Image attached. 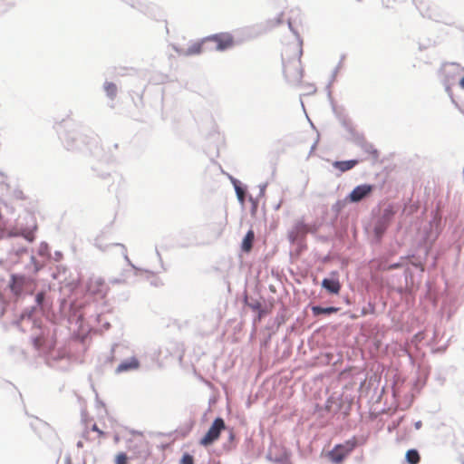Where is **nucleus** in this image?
Returning a JSON list of instances; mask_svg holds the SVG:
<instances>
[{"instance_id":"22","label":"nucleus","mask_w":464,"mask_h":464,"mask_svg":"<svg viewBox=\"0 0 464 464\" xmlns=\"http://www.w3.org/2000/svg\"><path fill=\"white\" fill-rule=\"evenodd\" d=\"M36 303L37 304L41 305L44 302V293L43 292H40L36 295Z\"/></svg>"},{"instance_id":"23","label":"nucleus","mask_w":464,"mask_h":464,"mask_svg":"<svg viewBox=\"0 0 464 464\" xmlns=\"http://www.w3.org/2000/svg\"><path fill=\"white\" fill-rule=\"evenodd\" d=\"M25 238H27L28 240L32 241L34 239L32 232L27 233L25 235Z\"/></svg>"},{"instance_id":"17","label":"nucleus","mask_w":464,"mask_h":464,"mask_svg":"<svg viewBox=\"0 0 464 464\" xmlns=\"http://www.w3.org/2000/svg\"><path fill=\"white\" fill-rule=\"evenodd\" d=\"M34 345L36 349H41L44 347V336H37L35 338H34Z\"/></svg>"},{"instance_id":"8","label":"nucleus","mask_w":464,"mask_h":464,"mask_svg":"<svg viewBox=\"0 0 464 464\" xmlns=\"http://www.w3.org/2000/svg\"><path fill=\"white\" fill-rule=\"evenodd\" d=\"M139 366H140V362H139L138 359H136L135 357H132L130 359L121 362L116 368V372L121 373L123 372L136 370L139 368Z\"/></svg>"},{"instance_id":"7","label":"nucleus","mask_w":464,"mask_h":464,"mask_svg":"<svg viewBox=\"0 0 464 464\" xmlns=\"http://www.w3.org/2000/svg\"><path fill=\"white\" fill-rule=\"evenodd\" d=\"M322 287L330 294L338 295L342 287L338 279V273L333 272L331 278H324L322 281Z\"/></svg>"},{"instance_id":"1","label":"nucleus","mask_w":464,"mask_h":464,"mask_svg":"<svg viewBox=\"0 0 464 464\" xmlns=\"http://www.w3.org/2000/svg\"><path fill=\"white\" fill-rule=\"evenodd\" d=\"M301 55L302 46L296 42L286 44L282 52L284 74L293 84L300 83L303 78Z\"/></svg>"},{"instance_id":"19","label":"nucleus","mask_w":464,"mask_h":464,"mask_svg":"<svg viewBox=\"0 0 464 464\" xmlns=\"http://www.w3.org/2000/svg\"><path fill=\"white\" fill-rule=\"evenodd\" d=\"M180 464H194V459L191 455L186 453L182 456Z\"/></svg>"},{"instance_id":"21","label":"nucleus","mask_w":464,"mask_h":464,"mask_svg":"<svg viewBox=\"0 0 464 464\" xmlns=\"http://www.w3.org/2000/svg\"><path fill=\"white\" fill-rule=\"evenodd\" d=\"M92 430L97 432L99 439H102L105 436V433L102 430H100L96 424L92 425Z\"/></svg>"},{"instance_id":"14","label":"nucleus","mask_w":464,"mask_h":464,"mask_svg":"<svg viewBox=\"0 0 464 464\" xmlns=\"http://www.w3.org/2000/svg\"><path fill=\"white\" fill-rule=\"evenodd\" d=\"M420 457L416 450H409L406 452V460L409 464H418Z\"/></svg>"},{"instance_id":"13","label":"nucleus","mask_w":464,"mask_h":464,"mask_svg":"<svg viewBox=\"0 0 464 464\" xmlns=\"http://www.w3.org/2000/svg\"><path fill=\"white\" fill-rule=\"evenodd\" d=\"M206 42L204 39L201 42L193 43L183 53L186 55L199 54L203 50V44Z\"/></svg>"},{"instance_id":"12","label":"nucleus","mask_w":464,"mask_h":464,"mask_svg":"<svg viewBox=\"0 0 464 464\" xmlns=\"http://www.w3.org/2000/svg\"><path fill=\"white\" fill-rule=\"evenodd\" d=\"M312 310V313L314 316H317V315H320V314H334V313H337L340 308L339 307H334V306H330V307H321V306H317V305H314V306H312L311 308Z\"/></svg>"},{"instance_id":"3","label":"nucleus","mask_w":464,"mask_h":464,"mask_svg":"<svg viewBox=\"0 0 464 464\" xmlns=\"http://www.w3.org/2000/svg\"><path fill=\"white\" fill-rule=\"evenodd\" d=\"M226 429L225 421L222 418H217L213 421L212 425L205 434L203 438H201L199 443L202 446H209L218 440L221 432Z\"/></svg>"},{"instance_id":"18","label":"nucleus","mask_w":464,"mask_h":464,"mask_svg":"<svg viewBox=\"0 0 464 464\" xmlns=\"http://www.w3.org/2000/svg\"><path fill=\"white\" fill-rule=\"evenodd\" d=\"M365 151L369 153L373 160H377L379 157L377 150L373 149L371 145L365 147Z\"/></svg>"},{"instance_id":"11","label":"nucleus","mask_w":464,"mask_h":464,"mask_svg":"<svg viewBox=\"0 0 464 464\" xmlns=\"http://www.w3.org/2000/svg\"><path fill=\"white\" fill-rule=\"evenodd\" d=\"M255 239V234L253 230H249L246 235L245 236L241 248L244 252L248 253L251 251L253 246V242Z\"/></svg>"},{"instance_id":"10","label":"nucleus","mask_w":464,"mask_h":464,"mask_svg":"<svg viewBox=\"0 0 464 464\" xmlns=\"http://www.w3.org/2000/svg\"><path fill=\"white\" fill-rule=\"evenodd\" d=\"M359 163L357 160H344V161H334L333 166L340 170L341 172H345L353 168H354Z\"/></svg>"},{"instance_id":"9","label":"nucleus","mask_w":464,"mask_h":464,"mask_svg":"<svg viewBox=\"0 0 464 464\" xmlns=\"http://www.w3.org/2000/svg\"><path fill=\"white\" fill-rule=\"evenodd\" d=\"M104 282L100 278H91L87 284V291L92 295L101 294Z\"/></svg>"},{"instance_id":"4","label":"nucleus","mask_w":464,"mask_h":464,"mask_svg":"<svg viewBox=\"0 0 464 464\" xmlns=\"http://www.w3.org/2000/svg\"><path fill=\"white\" fill-rule=\"evenodd\" d=\"M205 41L215 44L216 50L218 51H225L232 48L236 44L234 36L227 32L209 35L205 38Z\"/></svg>"},{"instance_id":"16","label":"nucleus","mask_w":464,"mask_h":464,"mask_svg":"<svg viewBox=\"0 0 464 464\" xmlns=\"http://www.w3.org/2000/svg\"><path fill=\"white\" fill-rule=\"evenodd\" d=\"M115 464H129L126 453L120 452L115 456Z\"/></svg>"},{"instance_id":"20","label":"nucleus","mask_w":464,"mask_h":464,"mask_svg":"<svg viewBox=\"0 0 464 464\" xmlns=\"http://www.w3.org/2000/svg\"><path fill=\"white\" fill-rule=\"evenodd\" d=\"M236 192H237V198L240 201H243L244 200V198H245V192L244 190L238 187V186H236Z\"/></svg>"},{"instance_id":"6","label":"nucleus","mask_w":464,"mask_h":464,"mask_svg":"<svg viewBox=\"0 0 464 464\" xmlns=\"http://www.w3.org/2000/svg\"><path fill=\"white\" fill-rule=\"evenodd\" d=\"M372 190L373 186L372 185H359L353 189V191L349 194L348 198L351 202H359L369 196Z\"/></svg>"},{"instance_id":"24","label":"nucleus","mask_w":464,"mask_h":464,"mask_svg":"<svg viewBox=\"0 0 464 464\" xmlns=\"http://www.w3.org/2000/svg\"><path fill=\"white\" fill-rule=\"evenodd\" d=\"M459 86L464 89V77L460 80Z\"/></svg>"},{"instance_id":"2","label":"nucleus","mask_w":464,"mask_h":464,"mask_svg":"<svg viewBox=\"0 0 464 464\" xmlns=\"http://www.w3.org/2000/svg\"><path fill=\"white\" fill-rule=\"evenodd\" d=\"M357 440L355 437L337 444L327 454L329 459L334 464H341L344 459L355 449Z\"/></svg>"},{"instance_id":"15","label":"nucleus","mask_w":464,"mask_h":464,"mask_svg":"<svg viewBox=\"0 0 464 464\" xmlns=\"http://www.w3.org/2000/svg\"><path fill=\"white\" fill-rule=\"evenodd\" d=\"M104 90L106 94L111 99H113L117 94V86L113 82H106L104 84Z\"/></svg>"},{"instance_id":"5","label":"nucleus","mask_w":464,"mask_h":464,"mask_svg":"<svg viewBox=\"0 0 464 464\" xmlns=\"http://www.w3.org/2000/svg\"><path fill=\"white\" fill-rule=\"evenodd\" d=\"M34 280L24 276L12 275L10 281V289L16 296L20 295L24 290L34 286Z\"/></svg>"}]
</instances>
